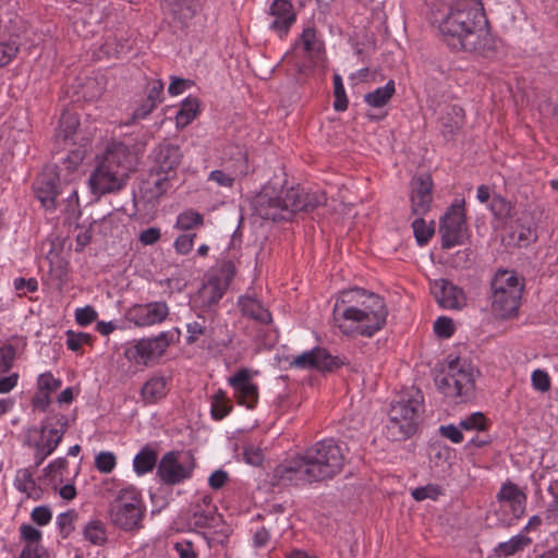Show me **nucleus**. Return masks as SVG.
Listing matches in <instances>:
<instances>
[{
  "instance_id": "f257e3e1",
  "label": "nucleus",
  "mask_w": 558,
  "mask_h": 558,
  "mask_svg": "<svg viewBox=\"0 0 558 558\" xmlns=\"http://www.w3.org/2000/svg\"><path fill=\"white\" fill-rule=\"evenodd\" d=\"M348 452L347 445L333 438L317 441L276 466L274 484L299 486L331 480L342 472L348 462Z\"/></svg>"
},
{
  "instance_id": "f03ea898",
  "label": "nucleus",
  "mask_w": 558,
  "mask_h": 558,
  "mask_svg": "<svg viewBox=\"0 0 558 558\" xmlns=\"http://www.w3.org/2000/svg\"><path fill=\"white\" fill-rule=\"evenodd\" d=\"M332 315L344 335L372 337L384 327L388 311L378 294L353 288L339 294Z\"/></svg>"
},
{
  "instance_id": "7ed1b4c3",
  "label": "nucleus",
  "mask_w": 558,
  "mask_h": 558,
  "mask_svg": "<svg viewBox=\"0 0 558 558\" xmlns=\"http://www.w3.org/2000/svg\"><path fill=\"white\" fill-rule=\"evenodd\" d=\"M438 28L444 40L453 49L483 52L490 48L487 20L477 4L459 3L450 8Z\"/></svg>"
},
{
  "instance_id": "20e7f679",
  "label": "nucleus",
  "mask_w": 558,
  "mask_h": 558,
  "mask_svg": "<svg viewBox=\"0 0 558 558\" xmlns=\"http://www.w3.org/2000/svg\"><path fill=\"white\" fill-rule=\"evenodd\" d=\"M326 197L322 193H310L300 187H290L275 195L269 187L254 199L255 213L266 220H290L295 213L311 211L323 205Z\"/></svg>"
},
{
  "instance_id": "39448f33",
  "label": "nucleus",
  "mask_w": 558,
  "mask_h": 558,
  "mask_svg": "<svg viewBox=\"0 0 558 558\" xmlns=\"http://www.w3.org/2000/svg\"><path fill=\"white\" fill-rule=\"evenodd\" d=\"M131 171L132 156L128 146L122 143L108 145L89 175L90 192L99 197L121 191L126 185Z\"/></svg>"
},
{
  "instance_id": "423d86ee",
  "label": "nucleus",
  "mask_w": 558,
  "mask_h": 558,
  "mask_svg": "<svg viewBox=\"0 0 558 558\" xmlns=\"http://www.w3.org/2000/svg\"><path fill=\"white\" fill-rule=\"evenodd\" d=\"M423 411V396L418 389H411L391 403L388 412V437L395 441L411 437L417 428Z\"/></svg>"
},
{
  "instance_id": "0eeeda50",
  "label": "nucleus",
  "mask_w": 558,
  "mask_h": 558,
  "mask_svg": "<svg viewBox=\"0 0 558 558\" xmlns=\"http://www.w3.org/2000/svg\"><path fill=\"white\" fill-rule=\"evenodd\" d=\"M477 375L478 371L468 360L456 357L436 376L435 383L446 397L466 402L475 396Z\"/></svg>"
},
{
  "instance_id": "6e6552de",
  "label": "nucleus",
  "mask_w": 558,
  "mask_h": 558,
  "mask_svg": "<svg viewBox=\"0 0 558 558\" xmlns=\"http://www.w3.org/2000/svg\"><path fill=\"white\" fill-rule=\"evenodd\" d=\"M145 511L141 490L134 485H126L109 502L108 520L124 532L138 531L143 527Z\"/></svg>"
},
{
  "instance_id": "1a4fd4ad",
  "label": "nucleus",
  "mask_w": 558,
  "mask_h": 558,
  "mask_svg": "<svg viewBox=\"0 0 558 558\" xmlns=\"http://www.w3.org/2000/svg\"><path fill=\"white\" fill-rule=\"evenodd\" d=\"M492 311L499 318L517 315L523 291L518 277L508 270L498 271L492 280Z\"/></svg>"
},
{
  "instance_id": "9d476101",
  "label": "nucleus",
  "mask_w": 558,
  "mask_h": 558,
  "mask_svg": "<svg viewBox=\"0 0 558 558\" xmlns=\"http://www.w3.org/2000/svg\"><path fill=\"white\" fill-rule=\"evenodd\" d=\"M172 331H162L154 338H143L128 347L124 356L135 364L147 365L149 362L159 359L173 342Z\"/></svg>"
},
{
  "instance_id": "9b49d317",
  "label": "nucleus",
  "mask_w": 558,
  "mask_h": 558,
  "mask_svg": "<svg viewBox=\"0 0 558 558\" xmlns=\"http://www.w3.org/2000/svg\"><path fill=\"white\" fill-rule=\"evenodd\" d=\"M441 247L450 248L464 242L468 234L464 202L452 204L440 220Z\"/></svg>"
},
{
  "instance_id": "f8f14e48",
  "label": "nucleus",
  "mask_w": 558,
  "mask_h": 558,
  "mask_svg": "<svg viewBox=\"0 0 558 558\" xmlns=\"http://www.w3.org/2000/svg\"><path fill=\"white\" fill-rule=\"evenodd\" d=\"M69 421L65 415L56 414L47 417L40 428H34L27 435V444L31 447H45L48 451H54L68 429Z\"/></svg>"
},
{
  "instance_id": "ddd939ff",
  "label": "nucleus",
  "mask_w": 558,
  "mask_h": 558,
  "mask_svg": "<svg viewBox=\"0 0 558 558\" xmlns=\"http://www.w3.org/2000/svg\"><path fill=\"white\" fill-rule=\"evenodd\" d=\"M194 463L187 454L170 451L162 456L157 475L166 485H175L191 477Z\"/></svg>"
},
{
  "instance_id": "4468645a",
  "label": "nucleus",
  "mask_w": 558,
  "mask_h": 558,
  "mask_svg": "<svg viewBox=\"0 0 558 558\" xmlns=\"http://www.w3.org/2000/svg\"><path fill=\"white\" fill-rule=\"evenodd\" d=\"M34 193L44 208L54 210L58 206V198L63 193L59 174L52 167H47L34 182Z\"/></svg>"
},
{
  "instance_id": "2eb2a0df",
  "label": "nucleus",
  "mask_w": 558,
  "mask_h": 558,
  "mask_svg": "<svg viewBox=\"0 0 558 558\" xmlns=\"http://www.w3.org/2000/svg\"><path fill=\"white\" fill-rule=\"evenodd\" d=\"M338 356H332L326 349L315 348L311 351L303 352L302 354L294 356L290 362V366L308 369L315 368L319 372H332L343 365Z\"/></svg>"
},
{
  "instance_id": "dca6fc26",
  "label": "nucleus",
  "mask_w": 558,
  "mask_h": 558,
  "mask_svg": "<svg viewBox=\"0 0 558 558\" xmlns=\"http://www.w3.org/2000/svg\"><path fill=\"white\" fill-rule=\"evenodd\" d=\"M169 315V307L166 302H149L135 304L126 312V319L137 327H148L161 324Z\"/></svg>"
},
{
  "instance_id": "f3484780",
  "label": "nucleus",
  "mask_w": 558,
  "mask_h": 558,
  "mask_svg": "<svg viewBox=\"0 0 558 558\" xmlns=\"http://www.w3.org/2000/svg\"><path fill=\"white\" fill-rule=\"evenodd\" d=\"M228 384L234 390L238 403L247 409H254L258 401V388L251 381V373L247 368H241L228 378Z\"/></svg>"
},
{
  "instance_id": "a211bd4d",
  "label": "nucleus",
  "mask_w": 558,
  "mask_h": 558,
  "mask_svg": "<svg viewBox=\"0 0 558 558\" xmlns=\"http://www.w3.org/2000/svg\"><path fill=\"white\" fill-rule=\"evenodd\" d=\"M432 293L444 308L460 310L465 305L464 292L447 279L435 280L432 284Z\"/></svg>"
},
{
  "instance_id": "6ab92c4d",
  "label": "nucleus",
  "mask_w": 558,
  "mask_h": 558,
  "mask_svg": "<svg viewBox=\"0 0 558 558\" xmlns=\"http://www.w3.org/2000/svg\"><path fill=\"white\" fill-rule=\"evenodd\" d=\"M433 181L428 174L413 178L411 181V204L414 215L423 216L429 208L433 201Z\"/></svg>"
},
{
  "instance_id": "aec40b11",
  "label": "nucleus",
  "mask_w": 558,
  "mask_h": 558,
  "mask_svg": "<svg viewBox=\"0 0 558 558\" xmlns=\"http://www.w3.org/2000/svg\"><path fill=\"white\" fill-rule=\"evenodd\" d=\"M270 15L274 17L269 27L281 37L287 35L295 22L293 5L289 0H275L270 5Z\"/></svg>"
},
{
  "instance_id": "412c9836",
  "label": "nucleus",
  "mask_w": 558,
  "mask_h": 558,
  "mask_svg": "<svg viewBox=\"0 0 558 558\" xmlns=\"http://www.w3.org/2000/svg\"><path fill=\"white\" fill-rule=\"evenodd\" d=\"M181 151L177 145H160L155 153V161L157 163V174L175 175V169L181 162Z\"/></svg>"
},
{
  "instance_id": "4be33fe9",
  "label": "nucleus",
  "mask_w": 558,
  "mask_h": 558,
  "mask_svg": "<svg viewBox=\"0 0 558 558\" xmlns=\"http://www.w3.org/2000/svg\"><path fill=\"white\" fill-rule=\"evenodd\" d=\"M210 502L211 499L209 497H204L203 505L198 504L194 506L190 524L195 527L215 529L222 523L221 515Z\"/></svg>"
},
{
  "instance_id": "5701e85b",
  "label": "nucleus",
  "mask_w": 558,
  "mask_h": 558,
  "mask_svg": "<svg viewBox=\"0 0 558 558\" xmlns=\"http://www.w3.org/2000/svg\"><path fill=\"white\" fill-rule=\"evenodd\" d=\"M170 175L157 174L147 180L141 187V197L134 198L135 206H138L141 202L155 206L159 198L169 189Z\"/></svg>"
},
{
  "instance_id": "b1692460",
  "label": "nucleus",
  "mask_w": 558,
  "mask_h": 558,
  "mask_svg": "<svg viewBox=\"0 0 558 558\" xmlns=\"http://www.w3.org/2000/svg\"><path fill=\"white\" fill-rule=\"evenodd\" d=\"M497 500L502 507L507 504L515 518L524 513L526 496L515 484H504L497 494Z\"/></svg>"
},
{
  "instance_id": "393cba45",
  "label": "nucleus",
  "mask_w": 558,
  "mask_h": 558,
  "mask_svg": "<svg viewBox=\"0 0 558 558\" xmlns=\"http://www.w3.org/2000/svg\"><path fill=\"white\" fill-rule=\"evenodd\" d=\"M463 124L464 110L458 105H451L440 117V133L445 140L451 141L460 132Z\"/></svg>"
},
{
  "instance_id": "a878e982",
  "label": "nucleus",
  "mask_w": 558,
  "mask_h": 558,
  "mask_svg": "<svg viewBox=\"0 0 558 558\" xmlns=\"http://www.w3.org/2000/svg\"><path fill=\"white\" fill-rule=\"evenodd\" d=\"M542 215L539 208L526 210L517 221L518 241L529 244L537 240L538 218Z\"/></svg>"
},
{
  "instance_id": "bb28decb",
  "label": "nucleus",
  "mask_w": 558,
  "mask_h": 558,
  "mask_svg": "<svg viewBox=\"0 0 558 558\" xmlns=\"http://www.w3.org/2000/svg\"><path fill=\"white\" fill-rule=\"evenodd\" d=\"M239 306L243 316L260 324H269L271 322V315L268 310L254 296H241L239 299Z\"/></svg>"
},
{
  "instance_id": "cd10ccee",
  "label": "nucleus",
  "mask_w": 558,
  "mask_h": 558,
  "mask_svg": "<svg viewBox=\"0 0 558 558\" xmlns=\"http://www.w3.org/2000/svg\"><path fill=\"white\" fill-rule=\"evenodd\" d=\"M167 10L181 22L193 19L201 10V0H165Z\"/></svg>"
},
{
  "instance_id": "c85d7f7f",
  "label": "nucleus",
  "mask_w": 558,
  "mask_h": 558,
  "mask_svg": "<svg viewBox=\"0 0 558 558\" xmlns=\"http://www.w3.org/2000/svg\"><path fill=\"white\" fill-rule=\"evenodd\" d=\"M80 126L76 113L65 111L60 118V124L56 132V138L63 144H75L74 136Z\"/></svg>"
},
{
  "instance_id": "c756f323",
  "label": "nucleus",
  "mask_w": 558,
  "mask_h": 558,
  "mask_svg": "<svg viewBox=\"0 0 558 558\" xmlns=\"http://www.w3.org/2000/svg\"><path fill=\"white\" fill-rule=\"evenodd\" d=\"M167 379L163 376H153L141 389V397L145 403H155L167 395Z\"/></svg>"
},
{
  "instance_id": "7c9ffc66",
  "label": "nucleus",
  "mask_w": 558,
  "mask_h": 558,
  "mask_svg": "<svg viewBox=\"0 0 558 558\" xmlns=\"http://www.w3.org/2000/svg\"><path fill=\"white\" fill-rule=\"evenodd\" d=\"M227 290L228 289L222 288V284L218 283L217 280L209 278L207 283H205L198 292L201 306L209 310L217 305Z\"/></svg>"
},
{
  "instance_id": "2f4dec72",
  "label": "nucleus",
  "mask_w": 558,
  "mask_h": 558,
  "mask_svg": "<svg viewBox=\"0 0 558 558\" xmlns=\"http://www.w3.org/2000/svg\"><path fill=\"white\" fill-rule=\"evenodd\" d=\"M396 93V84L393 80H389L385 86L378 87L373 92L364 95V101L367 106L380 109L389 104Z\"/></svg>"
},
{
  "instance_id": "473e14b6",
  "label": "nucleus",
  "mask_w": 558,
  "mask_h": 558,
  "mask_svg": "<svg viewBox=\"0 0 558 558\" xmlns=\"http://www.w3.org/2000/svg\"><path fill=\"white\" fill-rule=\"evenodd\" d=\"M15 487L25 493L28 498L38 500L41 497V488L37 486L29 469H21L15 476Z\"/></svg>"
},
{
  "instance_id": "72a5a7b5",
  "label": "nucleus",
  "mask_w": 558,
  "mask_h": 558,
  "mask_svg": "<svg viewBox=\"0 0 558 558\" xmlns=\"http://www.w3.org/2000/svg\"><path fill=\"white\" fill-rule=\"evenodd\" d=\"M199 111V100L196 97H187L185 98L179 111L175 116V122L178 128H184L189 125L198 114Z\"/></svg>"
},
{
  "instance_id": "f704fd0d",
  "label": "nucleus",
  "mask_w": 558,
  "mask_h": 558,
  "mask_svg": "<svg viewBox=\"0 0 558 558\" xmlns=\"http://www.w3.org/2000/svg\"><path fill=\"white\" fill-rule=\"evenodd\" d=\"M531 544V538L524 535H515L507 542L500 543L495 551L498 557H510L520 550H523Z\"/></svg>"
},
{
  "instance_id": "c9c22d12",
  "label": "nucleus",
  "mask_w": 558,
  "mask_h": 558,
  "mask_svg": "<svg viewBox=\"0 0 558 558\" xmlns=\"http://www.w3.org/2000/svg\"><path fill=\"white\" fill-rule=\"evenodd\" d=\"M156 463L157 453L150 448H144L135 456L133 460V468L138 475H143L153 471Z\"/></svg>"
},
{
  "instance_id": "e433bc0d",
  "label": "nucleus",
  "mask_w": 558,
  "mask_h": 558,
  "mask_svg": "<svg viewBox=\"0 0 558 558\" xmlns=\"http://www.w3.org/2000/svg\"><path fill=\"white\" fill-rule=\"evenodd\" d=\"M301 41L305 52L311 58H318L324 51V44L317 38L316 31L313 27L304 28Z\"/></svg>"
},
{
  "instance_id": "4c0bfd02",
  "label": "nucleus",
  "mask_w": 558,
  "mask_h": 558,
  "mask_svg": "<svg viewBox=\"0 0 558 558\" xmlns=\"http://www.w3.org/2000/svg\"><path fill=\"white\" fill-rule=\"evenodd\" d=\"M232 410L231 400L228 398L227 393L219 389L211 397V416L215 420H222L226 417Z\"/></svg>"
},
{
  "instance_id": "58836bf2",
  "label": "nucleus",
  "mask_w": 558,
  "mask_h": 558,
  "mask_svg": "<svg viewBox=\"0 0 558 558\" xmlns=\"http://www.w3.org/2000/svg\"><path fill=\"white\" fill-rule=\"evenodd\" d=\"M84 536L94 545H102L107 541L105 524L99 520L88 522L84 529Z\"/></svg>"
},
{
  "instance_id": "ea45409f",
  "label": "nucleus",
  "mask_w": 558,
  "mask_h": 558,
  "mask_svg": "<svg viewBox=\"0 0 558 558\" xmlns=\"http://www.w3.org/2000/svg\"><path fill=\"white\" fill-rule=\"evenodd\" d=\"M203 225H204L203 215L193 209H187L178 216L177 222H175V228H178L180 230L187 231L195 227H201Z\"/></svg>"
},
{
  "instance_id": "a19ab883",
  "label": "nucleus",
  "mask_w": 558,
  "mask_h": 558,
  "mask_svg": "<svg viewBox=\"0 0 558 558\" xmlns=\"http://www.w3.org/2000/svg\"><path fill=\"white\" fill-rule=\"evenodd\" d=\"M235 275V265L231 260H223L218 265V268L210 277V279L217 280L218 283L222 284V288H229L231 280Z\"/></svg>"
},
{
  "instance_id": "79ce46f5",
  "label": "nucleus",
  "mask_w": 558,
  "mask_h": 558,
  "mask_svg": "<svg viewBox=\"0 0 558 558\" xmlns=\"http://www.w3.org/2000/svg\"><path fill=\"white\" fill-rule=\"evenodd\" d=\"M493 214L499 219H509L514 215L513 205L501 196H494L490 204Z\"/></svg>"
},
{
  "instance_id": "37998d69",
  "label": "nucleus",
  "mask_w": 558,
  "mask_h": 558,
  "mask_svg": "<svg viewBox=\"0 0 558 558\" xmlns=\"http://www.w3.org/2000/svg\"><path fill=\"white\" fill-rule=\"evenodd\" d=\"M333 95L335 102L333 108L336 111H344L348 108L349 100L345 95V89L342 83V78L339 74L333 75Z\"/></svg>"
},
{
  "instance_id": "c03bdc74",
  "label": "nucleus",
  "mask_w": 558,
  "mask_h": 558,
  "mask_svg": "<svg viewBox=\"0 0 558 558\" xmlns=\"http://www.w3.org/2000/svg\"><path fill=\"white\" fill-rule=\"evenodd\" d=\"M77 518L75 510H69L57 517V525L63 538H66L74 530V521Z\"/></svg>"
},
{
  "instance_id": "a18cd8bd",
  "label": "nucleus",
  "mask_w": 558,
  "mask_h": 558,
  "mask_svg": "<svg viewBox=\"0 0 558 558\" xmlns=\"http://www.w3.org/2000/svg\"><path fill=\"white\" fill-rule=\"evenodd\" d=\"M117 465V457L110 451H101L95 457V468L100 472L108 474Z\"/></svg>"
},
{
  "instance_id": "49530a36",
  "label": "nucleus",
  "mask_w": 558,
  "mask_h": 558,
  "mask_svg": "<svg viewBox=\"0 0 558 558\" xmlns=\"http://www.w3.org/2000/svg\"><path fill=\"white\" fill-rule=\"evenodd\" d=\"M20 50L19 43L15 39L0 43V68L9 64Z\"/></svg>"
},
{
  "instance_id": "de8ad7c7",
  "label": "nucleus",
  "mask_w": 558,
  "mask_h": 558,
  "mask_svg": "<svg viewBox=\"0 0 558 558\" xmlns=\"http://www.w3.org/2000/svg\"><path fill=\"white\" fill-rule=\"evenodd\" d=\"M460 427L465 430H485L487 418L482 412H475L460 422Z\"/></svg>"
},
{
  "instance_id": "09e8293b",
  "label": "nucleus",
  "mask_w": 558,
  "mask_h": 558,
  "mask_svg": "<svg viewBox=\"0 0 558 558\" xmlns=\"http://www.w3.org/2000/svg\"><path fill=\"white\" fill-rule=\"evenodd\" d=\"M163 88L165 84L161 80L155 78L146 85V98L155 105L160 104L163 100Z\"/></svg>"
},
{
  "instance_id": "8fccbe9b",
  "label": "nucleus",
  "mask_w": 558,
  "mask_h": 558,
  "mask_svg": "<svg viewBox=\"0 0 558 558\" xmlns=\"http://www.w3.org/2000/svg\"><path fill=\"white\" fill-rule=\"evenodd\" d=\"M413 231L415 239L418 244L423 245L427 243V241L432 238L434 234V228L428 227L423 218H417L412 223Z\"/></svg>"
},
{
  "instance_id": "3c124183",
  "label": "nucleus",
  "mask_w": 558,
  "mask_h": 558,
  "mask_svg": "<svg viewBox=\"0 0 558 558\" xmlns=\"http://www.w3.org/2000/svg\"><path fill=\"white\" fill-rule=\"evenodd\" d=\"M441 494V488L438 485L428 484L421 486L412 490L411 495L416 501H423L425 499L436 500Z\"/></svg>"
},
{
  "instance_id": "603ef678",
  "label": "nucleus",
  "mask_w": 558,
  "mask_h": 558,
  "mask_svg": "<svg viewBox=\"0 0 558 558\" xmlns=\"http://www.w3.org/2000/svg\"><path fill=\"white\" fill-rule=\"evenodd\" d=\"M92 336L85 332H74L69 330L66 332V347L71 351H78L84 344H90Z\"/></svg>"
},
{
  "instance_id": "864d4df0",
  "label": "nucleus",
  "mask_w": 558,
  "mask_h": 558,
  "mask_svg": "<svg viewBox=\"0 0 558 558\" xmlns=\"http://www.w3.org/2000/svg\"><path fill=\"white\" fill-rule=\"evenodd\" d=\"M187 343H194L198 340L199 336L206 332L205 318L203 316H198L196 320L189 323L186 325Z\"/></svg>"
},
{
  "instance_id": "5fc2aeb1",
  "label": "nucleus",
  "mask_w": 558,
  "mask_h": 558,
  "mask_svg": "<svg viewBox=\"0 0 558 558\" xmlns=\"http://www.w3.org/2000/svg\"><path fill=\"white\" fill-rule=\"evenodd\" d=\"M15 359V348L5 344L0 348V375L10 371Z\"/></svg>"
},
{
  "instance_id": "6e6d98bb",
  "label": "nucleus",
  "mask_w": 558,
  "mask_h": 558,
  "mask_svg": "<svg viewBox=\"0 0 558 558\" xmlns=\"http://www.w3.org/2000/svg\"><path fill=\"white\" fill-rule=\"evenodd\" d=\"M434 331L441 338H449L454 332L453 322L449 317H438L434 323Z\"/></svg>"
},
{
  "instance_id": "4d7b16f0",
  "label": "nucleus",
  "mask_w": 558,
  "mask_h": 558,
  "mask_svg": "<svg viewBox=\"0 0 558 558\" xmlns=\"http://www.w3.org/2000/svg\"><path fill=\"white\" fill-rule=\"evenodd\" d=\"M532 385L534 389L546 392L550 388V379L548 374L542 369H535L532 373Z\"/></svg>"
},
{
  "instance_id": "13d9d810",
  "label": "nucleus",
  "mask_w": 558,
  "mask_h": 558,
  "mask_svg": "<svg viewBox=\"0 0 558 558\" xmlns=\"http://www.w3.org/2000/svg\"><path fill=\"white\" fill-rule=\"evenodd\" d=\"M195 236H196L195 233L179 235L177 238V240L174 241V248H175L177 253H179L181 255L189 254L193 248Z\"/></svg>"
},
{
  "instance_id": "bf43d9fd",
  "label": "nucleus",
  "mask_w": 558,
  "mask_h": 558,
  "mask_svg": "<svg viewBox=\"0 0 558 558\" xmlns=\"http://www.w3.org/2000/svg\"><path fill=\"white\" fill-rule=\"evenodd\" d=\"M61 386V380L54 378L50 373L41 374L38 377V387L47 393L56 391Z\"/></svg>"
},
{
  "instance_id": "052dcab7",
  "label": "nucleus",
  "mask_w": 558,
  "mask_h": 558,
  "mask_svg": "<svg viewBox=\"0 0 558 558\" xmlns=\"http://www.w3.org/2000/svg\"><path fill=\"white\" fill-rule=\"evenodd\" d=\"M96 318L97 312L89 305L77 308L75 312V319L80 326H87L96 320Z\"/></svg>"
},
{
  "instance_id": "680f3d73",
  "label": "nucleus",
  "mask_w": 558,
  "mask_h": 558,
  "mask_svg": "<svg viewBox=\"0 0 558 558\" xmlns=\"http://www.w3.org/2000/svg\"><path fill=\"white\" fill-rule=\"evenodd\" d=\"M21 536L27 542L26 545H38L41 539V532L29 524H22L20 527Z\"/></svg>"
},
{
  "instance_id": "e2e57ef3",
  "label": "nucleus",
  "mask_w": 558,
  "mask_h": 558,
  "mask_svg": "<svg viewBox=\"0 0 558 558\" xmlns=\"http://www.w3.org/2000/svg\"><path fill=\"white\" fill-rule=\"evenodd\" d=\"M32 520L38 525H47L52 519L51 510L46 506L35 507L31 513Z\"/></svg>"
},
{
  "instance_id": "0e129e2a",
  "label": "nucleus",
  "mask_w": 558,
  "mask_h": 558,
  "mask_svg": "<svg viewBox=\"0 0 558 558\" xmlns=\"http://www.w3.org/2000/svg\"><path fill=\"white\" fill-rule=\"evenodd\" d=\"M14 288L19 292V295H24L26 292H36L38 290V282L35 278H16L14 280Z\"/></svg>"
},
{
  "instance_id": "69168bd1",
  "label": "nucleus",
  "mask_w": 558,
  "mask_h": 558,
  "mask_svg": "<svg viewBox=\"0 0 558 558\" xmlns=\"http://www.w3.org/2000/svg\"><path fill=\"white\" fill-rule=\"evenodd\" d=\"M68 466L65 458H58L44 469L45 477L53 481L56 476Z\"/></svg>"
},
{
  "instance_id": "338daca9",
  "label": "nucleus",
  "mask_w": 558,
  "mask_h": 558,
  "mask_svg": "<svg viewBox=\"0 0 558 558\" xmlns=\"http://www.w3.org/2000/svg\"><path fill=\"white\" fill-rule=\"evenodd\" d=\"M192 85H193V81H191V80L172 76L171 82L168 87V93L171 96H177V95L182 94L184 90L190 88Z\"/></svg>"
},
{
  "instance_id": "774afa93",
  "label": "nucleus",
  "mask_w": 558,
  "mask_h": 558,
  "mask_svg": "<svg viewBox=\"0 0 558 558\" xmlns=\"http://www.w3.org/2000/svg\"><path fill=\"white\" fill-rule=\"evenodd\" d=\"M549 492L554 497V501L547 509V519L558 523V482L550 484Z\"/></svg>"
}]
</instances>
